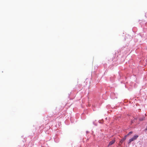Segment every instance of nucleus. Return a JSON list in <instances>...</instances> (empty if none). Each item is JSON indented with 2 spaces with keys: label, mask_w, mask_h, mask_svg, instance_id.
<instances>
[{
  "label": "nucleus",
  "mask_w": 147,
  "mask_h": 147,
  "mask_svg": "<svg viewBox=\"0 0 147 147\" xmlns=\"http://www.w3.org/2000/svg\"><path fill=\"white\" fill-rule=\"evenodd\" d=\"M123 142H122V140H121V141H120V142H121V143H122Z\"/></svg>",
  "instance_id": "nucleus-5"
},
{
  "label": "nucleus",
  "mask_w": 147,
  "mask_h": 147,
  "mask_svg": "<svg viewBox=\"0 0 147 147\" xmlns=\"http://www.w3.org/2000/svg\"><path fill=\"white\" fill-rule=\"evenodd\" d=\"M133 133V132L132 131H130L127 135V136H129V135H130L131 134Z\"/></svg>",
  "instance_id": "nucleus-4"
},
{
  "label": "nucleus",
  "mask_w": 147,
  "mask_h": 147,
  "mask_svg": "<svg viewBox=\"0 0 147 147\" xmlns=\"http://www.w3.org/2000/svg\"><path fill=\"white\" fill-rule=\"evenodd\" d=\"M115 140H114V139L112 141H111L109 143V145H108V146H110L112 145L113 144L115 143Z\"/></svg>",
  "instance_id": "nucleus-2"
},
{
  "label": "nucleus",
  "mask_w": 147,
  "mask_h": 147,
  "mask_svg": "<svg viewBox=\"0 0 147 147\" xmlns=\"http://www.w3.org/2000/svg\"><path fill=\"white\" fill-rule=\"evenodd\" d=\"M125 136V137L124 138H123L122 139V142H123V141H124V140H125L126 139V136Z\"/></svg>",
  "instance_id": "nucleus-3"
},
{
  "label": "nucleus",
  "mask_w": 147,
  "mask_h": 147,
  "mask_svg": "<svg viewBox=\"0 0 147 147\" xmlns=\"http://www.w3.org/2000/svg\"><path fill=\"white\" fill-rule=\"evenodd\" d=\"M138 137V135H136L134 136L132 138L129 140V142L128 143V144L130 143L131 142L136 140Z\"/></svg>",
  "instance_id": "nucleus-1"
}]
</instances>
